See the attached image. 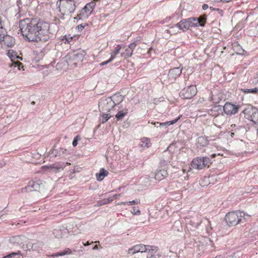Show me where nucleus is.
Segmentation results:
<instances>
[{
  "label": "nucleus",
  "mask_w": 258,
  "mask_h": 258,
  "mask_svg": "<svg viewBox=\"0 0 258 258\" xmlns=\"http://www.w3.org/2000/svg\"><path fill=\"white\" fill-rule=\"evenodd\" d=\"M231 0H221V1H223V2H230Z\"/></svg>",
  "instance_id": "nucleus-57"
},
{
  "label": "nucleus",
  "mask_w": 258,
  "mask_h": 258,
  "mask_svg": "<svg viewBox=\"0 0 258 258\" xmlns=\"http://www.w3.org/2000/svg\"><path fill=\"white\" fill-rule=\"evenodd\" d=\"M131 213L136 215H139L141 213L139 208L136 209L135 207L133 208L132 210L131 211Z\"/></svg>",
  "instance_id": "nucleus-41"
},
{
  "label": "nucleus",
  "mask_w": 258,
  "mask_h": 258,
  "mask_svg": "<svg viewBox=\"0 0 258 258\" xmlns=\"http://www.w3.org/2000/svg\"><path fill=\"white\" fill-rule=\"evenodd\" d=\"M245 214L240 211L231 212L226 215L225 219L229 226H235L238 223L246 220Z\"/></svg>",
  "instance_id": "nucleus-2"
},
{
  "label": "nucleus",
  "mask_w": 258,
  "mask_h": 258,
  "mask_svg": "<svg viewBox=\"0 0 258 258\" xmlns=\"http://www.w3.org/2000/svg\"><path fill=\"white\" fill-rule=\"evenodd\" d=\"M71 253V250L70 249H68L67 250H63L62 252L57 253L56 255L62 256L67 254H70Z\"/></svg>",
  "instance_id": "nucleus-39"
},
{
  "label": "nucleus",
  "mask_w": 258,
  "mask_h": 258,
  "mask_svg": "<svg viewBox=\"0 0 258 258\" xmlns=\"http://www.w3.org/2000/svg\"><path fill=\"white\" fill-rule=\"evenodd\" d=\"M110 97L112 99V101L114 104V106L121 103L123 100L124 98V97L119 94H114Z\"/></svg>",
  "instance_id": "nucleus-17"
},
{
  "label": "nucleus",
  "mask_w": 258,
  "mask_h": 258,
  "mask_svg": "<svg viewBox=\"0 0 258 258\" xmlns=\"http://www.w3.org/2000/svg\"><path fill=\"white\" fill-rule=\"evenodd\" d=\"M208 5H207V4H204V5H203V6H202V8H203V10H206L207 9H208Z\"/></svg>",
  "instance_id": "nucleus-50"
},
{
  "label": "nucleus",
  "mask_w": 258,
  "mask_h": 258,
  "mask_svg": "<svg viewBox=\"0 0 258 258\" xmlns=\"http://www.w3.org/2000/svg\"><path fill=\"white\" fill-rule=\"evenodd\" d=\"M167 175L168 173L167 170L165 169H161L156 173L154 177L156 180L160 181L165 178Z\"/></svg>",
  "instance_id": "nucleus-15"
},
{
  "label": "nucleus",
  "mask_w": 258,
  "mask_h": 258,
  "mask_svg": "<svg viewBox=\"0 0 258 258\" xmlns=\"http://www.w3.org/2000/svg\"><path fill=\"white\" fill-rule=\"evenodd\" d=\"M107 202H108V203H110L111 202L113 201L114 200L113 197H110L107 199Z\"/></svg>",
  "instance_id": "nucleus-49"
},
{
  "label": "nucleus",
  "mask_w": 258,
  "mask_h": 258,
  "mask_svg": "<svg viewBox=\"0 0 258 258\" xmlns=\"http://www.w3.org/2000/svg\"><path fill=\"white\" fill-rule=\"evenodd\" d=\"M98 107L100 112H109L114 106L110 97H102L99 101Z\"/></svg>",
  "instance_id": "nucleus-4"
},
{
  "label": "nucleus",
  "mask_w": 258,
  "mask_h": 258,
  "mask_svg": "<svg viewBox=\"0 0 258 258\" xmlns=\"http://www.w3.org/2000/svg\"><path fill=\"white\" fill-rule=\"evenodd\" d=\"M99 248V246L98 245H95L93 247V250H96V249H98Z\"/></svg>",
  "instance_id": "nucleus-54"
},
{
  "label": "nucleus",
  "mask_w": 258,
  "mask_h": 258,
  "mask_svg": "<svg viewBox=\"0 0 258 258\" xmlns=\"http://www.w3.org/2000/svg\"><path fill=\"white\" fill-rule=\"evenodd\" d=\"M86 54L85 52L82 50H79L74 51L73 53L70 54V57L73 60L76 61H82Z\"/></svg>",
  "instance_id": "nucleus-11"
},
{
  "label": "nucleus",
  "mask_w": 258,
  "mask_h": 258,
  "mask_svg": "<svg viewBox=\"0 0 258 258\" xmlns=\"http://www.w3.org/2000/svg\"><path fill=\"white\" fill-rule=\"evenodd\" d=\"M95 6V4L94 2H91L87 4L83 10L86 12V13H89V14H91L92 11H93L94 8Z\"/></svg>",
  "instance_id": "nucleus-25"
},
{
  "label": "nucleus",
  "mask_w": 258,
  "mask_h": 258,
  "mask_svg": "<svg viewBox=\"0 0 258 258\" xmlns=\"http://www.w3.org/2000/svg\"><path fill=\"white\" fill-rule=\"evenodd\" d=\"M120 196V194H119V195H115L113 196V199H117L118 197H119Z\"/></svg>",
  "instance_id": "nucleus-51"
},
{
  "label": "nucleus",
  "mask_w": 258,
  "mask_h": 258,
  "mask_svg": "<svg viewBox=\"0 0 258 258\" xmlns=\"http://www.w3.org/2000/svg\"><path fill=\"white\" fill-rule=\"evenodd\" d=\"M121 48V46L120 45H117V46L115 48L114 50L111 51L110 55V58L107 61H105L102 62L101 65H104L108 63L113 60L114 58L116 57V55L119 53L120 50Z\"/></svg>",
  "instance_id": "nucleus-13"
},
{
  "label": "nucleus",
  "mask_w": 258,
  "mask_h": 258,
  "mask_svg": "<svg viewBox=\"0 0 258 258\" xmlns=\"http://www.w3.org/2000/svg\"><path fill=\"white\" fill-rule=\"evenodd\" d=\"M23 238H24V236H16L11 238L10 239V242L11 243L13 244H21L22 243Z\"/></svg>",
  "instance_id": "nucleus-23"
},
{
  "label": "nucleus",
  "mask_w": 258,
  "mask_h": 258,
  "mask_svg": "<svg viewBox=\"0 0 258 258\" xmlns=\"http://www.w3.org/2000/svg\"><path fill=\"white\" fill-rule=\"evenodd\" d=\"M147 258H159L156 256V255H153L152 254H148L147 255Z\"/></svg>",
  "instance_id": "nucleus-48"
},
{
  "label": "nucleus",
  "mask_w": 258,
  "mask_h": 258,
  "mask_svg": "<svg viewBox=\"0 0 258 258\" xmlns=\"http://www.w3.org/2000/svg\"><path fill=\"white\" fill-rule=\"evenodd\" d=\"M133 54L132 50H131L128 47L125 49V51L121 53V55L124 58H128L131 57Z\"/></svg>",
  "instance_id": "nucleus-32"
},
{
  "label": "nucleus",
  "mask_w": 258,
  "mask_h": 258,
  "mask_svg": "<svg viewBox=\"0 0 258 258\" xmlns=\"http://www.w3.org/2000/svg\"><path fill=\"white\" fill-rule=\"evenodd\" d=\"M111 115L109 114L103 113L102 114V123H104L106 122L110 117Z\"/></svg>",
  "instance_id": "nucleus-36"
},
{
  "label": "nucleus",
  "mask_w": 258,
  "mask_h": 258,
  "mask_svg": "<svg viewBox=\"0 0 258 258\" xmlns=\"http://www.w3.org/2000/svg\"><path fill=\"white\" fill-rule=\"evenodd\" d=\"M126 203V204H127L128 205H138L140 203V200L139 199H136L135 200H133L132 201Z\"/></svg>",
  "instance_id": "nucleus-40"
},
{
  "label": "nucleus",
  "mask_w": 258,
  "mask_h": 258,
  "mask_svg": "<svg viewBox=\"0 0 258 258\" xmlns=\"http://www.w3.org/2000/svg\"><path fill=\"white\" fill-rule=\"evenodd\" d=\"M210 9H213V10H215L214 9H213V8H212V7H210Z\"/></svg>",
  "instance_id": "nucleus-62"
},
{
  "label": "nucleus",
  "mask_w": 258,
  "mask_h": 258,
  "mask_svg": "<svg viewBox=\"0 0 258 258\" xmlns=\"http://www.w3.org/2000/svg\"><path fill=\"white\" fill-rule=\"evenodd\" d=\"M7 54L9 57L13 62H14V59H21V60L22 59L21 57L17 55L16 52L13 50H9Z\"/></svg>",
  "instance_id": "nucleus-27"
},
{
  "label": "nucleus",
  "mask_w": 258,
  "mask_h": 258,
  "mask_svg": "<svg viewBox=\"0 0 258 258\" xmlns=\"http://www.w3.org/2000/svg\"><path fill=\"white\" fill-rule=\"evenodd\" d=\"M43 167L49 169L50 170V171H51L54 173H56V172L59 171V169L58 168V166L57 165V163H56V164L51 165L49 166H44Z\"/></svg>",
  "instance_id": "nucleus-31"
},
{
  "label": "nucleus",
  "mask_w": 258,
  "mask_h": 258,
  "mask_svg": "<svg viewBox=\"0 0 258 258\" xmlns=\"http://www.w3.org/2000/svg\"><path fill=\"white\" fill-rule=\"evenodd\" d=\"M57 165L58 166V168L60 170H63L64 167H66V165H70V163L67 162V163H63V162H59L57 163Z\"/></svg>",
  "instance_id": "nucleus-37"
},
{
  "label": "nucleus",
  "mask_w": 258,
  "mask_h": 258,
  "mask_svg": "<svg viewBox=\"0 0 258 258\" xmlns=\"http://www.w3.org/2000/svg\"><path fill=\"white\" fill-rule=\"evenodd\" d=\"M42 245L43 243L41 242H37L34 244L29 243L27 244L26 248L28 250H31V249L33 250H38V248L42 246Z\"/></svg>",
  "instance_id": "nucleus-22"
},
{
  "label": "nucleus",
  "mask_w": 258,
  "mask_h": 258,
  "mask_svg": "<svg viewBox=\"0 0 258 258\" xmlns=\"http://www.w3.org/2000/svg\"><path fill=\"white\" fill-rule=\"evenodd\" d=\"M108 174V172L107 170L104 168H101L99 172L96 174V179L98 181H102Z\"/></svg>",
  "instance_id": "nucleus-21"
},
{
  "label": "nucleus",
  "mask_w": 258,
  "mask_h": 258,
  "mask_svg": "<svg viewBox=\"0 0 258 258\" xmlns=\"http://www.w3.org/2000/svg\"><path fill=\"white\" fill-rule=\"evenodd\" d=\"M137 44H136V43L135 42H133L132 43H131L128 46V47L131 49V50H132V51L133 52V50L135 49V48L136 47Z\"/></svg>",
  "instance_id": "nucleus-44"
},
{
  "label": "nucleus",
  "mask_w": 258,
  "mask_h": 258,
  "mask_svg": "<svg viewBox=\"0 0 258 258\" xmlns=\"http://www.w3.org/2000/svg\"><path fill=\"white\" fill-rule=\"evenodd\" d=\"M0 42L1 44H5L8 47H12L15 43V39L13 37L5 34L2 35Z\"/></svg>",
  "instance_id": "nucleus-10"
},
{
  "label": "nucleus",
  "mask_w": 258,
  "mask_h": 258,
  "mask_svg": "<svg viewBox=\"0 0 258 258\" xmlns=\"http://www.w3.org/2000/svg\"><path fill=\"white\" fill-rule=\"evenodd\" d=\"M235 133H231V136L232 137H233V136L234 135Z\"/></svg>",
  "instance_id": "nucleus-59"
},
{
  "label": "nucleus",
  "mask_w": 258,
  "mask_h": 258,
  "mask_svg": "<svg viewBox=\"0 0 258 258\" xmlns=\"http://www.w3.org/2000/svg\"><path fill=\"white\" fill-rule=\"evenodd\" d=\"M216 10H217V11H218L219 12V14H221V15H223V11H222V10H220V9H216Z\"/></svg>",
  "instance_id": "nucleus-53"
},
{
  "label": "nucleus",
  "mask_w": 258,
  "mask_h": 258,
  "mask_svg": "<svg viewBox=\"0 0 258 258\" xmlns=\"http://www.w3.org/2000/svg\"><path fill=\"white\" fill-rule=\"evenodd\" d=\"M21 252L18 251L17 252H12L6 256H4L3 258H12L18 255H21Z\"/></svg>",
  "instance_id": "nucleus-33"
},
{
  "label": "nucleus",
  "mask_w": 258,
  "mask_h": 258,
  "mask_svg": "<svg viewBox=\"0 0 258 258\" xmlns=\"http://www.w3.org/2000/svg\"><path fill=\"white\" fill-rule=\"evenodd\" d=\"M211 160L208 157H198L192 160L191 166L197 169H202L206 166H209L211 164Z\"/></svg>",
  "instance_id": "nucleus-5"
},
{
  "label": "nucleus",
  "mask_w": 258,
  "mask_h": 258,
  "mask_svg": "<svg viewBox=\"0 0 258 258\" xmlns=\"http://www.w3.org/2000/svg\"><path fill=\"white\" fill-rule=\"evenodd\" d=\"M198 20L200 21L199 26H204L206 21V17L204 16H201L199 18H197Z\"/></svg>",
  "instance_id": "nucleus-35"
},
{
  "label": "nucleus",
  "mask_w": 258,
  "mask_h": 258,
  "mask_svg": "<svg viewBox=\"0 0 258 258\" xmlns=\"http://www.w3.org/2000/svg\"><path fill=\"white\" fill-rule=\"evenodd\" d=\"M59 11L64 15H69L76 9L75 3L73 0H60L58 5Z\"/></svg>",
  "instance_id": "nucleus-3"
},
{
  "label": "nucleus",
  "mask_w": 258,
  "mask_h": 258,
  "mask_svg": "<svg viewBox=\"0 0 258 258\" xmlns=\"http://www.w3.org/2000/svg\"><path fill=\"white\" fill-rule=\"evenodd\" d=\"M107 199H105L102 201H100L99 202V205H105V204H108V202H107Z\"/></svg>",
  "instance_id": "nucleus-45"
},
{
  "label": "nucleus",
  "mask_w": 258,
  "mask_h": 258,
  "mask_svg": "<svg viewBox=\"0 0 258 258\" xmlns=\"http://www.w3.org/2000/svg\"><path fill=\"white\" fill-rule=\"evenodd\" d=\"M61 63H58L56 65V68L57 69H58L59 66L60 65Z\"/></svg>",
  "instance_id": "nucleus-56"
},
{
  "label": "nucleus",
  "mask_w": 258,
  "mask_h": 258,
  "mask_svg": "<svg viewBox=\"0 0 258 258\" xmlns=\"http://www.w3.org/2000/svg\"><path fill=\"white\" fill-rule=\"evenodd\" d=\"M73 39L72 37H67L64 36V38L62 39V41L64 43H68L70 42L71 40Z\"/></svg>",
  "instance_id": "nucleus-42"
},
{
  "label": "nucleus",
  "mask_w": 258,
  "mask_h": 258,
  "mask_svg": "<svg viewBox=\"0 0 258 258\" xmlns=\"http://www.w3.org/2000/svg\"><path fill=\"white\" fill-rule=\"evenodd\" d=\"M242 113L246 118L255 123H258V110L256 108L248 107L242 111Z\"/></svg>",
  "instance_id": "nucleus-6"
},
{
  "label": "nucleus",
  "mask_w": 258,
  "mask_h": 258,
  "mask_svg": "<svg viewBox=\"0 0 258 258\" xmlns=\"http://www.w3.org/2000/svg\"><path fill=\"white\" fill-rule=\"evenodd\" d=\"M3 216V214H2V212L0 211V218Z\"/></svg>",
  "instance_id": "nucleus-60"
},
{
  "label": "nucleus",
  "mask_w": 258,
  "mask_h": 258,
  "mask_svg": "<svg viewBox=\"0 0 258 258\" xmlns=\"http://www.w3.org/2000/svg\"><path fill=\"white\" fill-rule=\"evenodd\" d=\"M23 36L30 41L47 42L53 35L49 32V24L37 19L27 18L20 22Z\"/></svg>",
  "instance_id": "nucleus-1"
},
{
  "label": "nucleus",
  "mask_w": 258,
  "mask_h": 258,
  "mask_svg": "<svg viewBox=\"0 0 258 258\" xmlns=\"http://www.w3.org/2000/svg\"><path fill=\"white\" fill-rule=\"evenodd\" d=\"M258 91V89L256 88H254L253 89H245L243 90V92L244 93H256Z\"/></svg>",
  "instance_id": "nucleus-38"
},
{
  "label": "nucleus",
  "mask_w": 258,
  "mask_h": 258,
  "mask_svg": "<svg viewBox=\"0 0 258 258\" xmlns=\"http://www.w3.org/2000/svg\"><path fill=\"white\" fill-rule=\"evenodd\" d=\"M171 154L167 152H164L163 154V158L160 161V165L162 166H165L168 163L170 162L171 159Z\"/></svg>",
  "instance_id": "nucleus-16"
},
{
  "label": "nucleus",
  "mask_w": 258,
  "mask_h": 258,
  "mask_svg": "<svg viewBox=\"0 0 258 258\" xmlns=\"http://www.w3.org/2000/svg\"><path fill=\"white\" fill-rule=\"evenodd\" d=\"M181 73V69L179 68H175L170 70L168 76L170 78L175 79L178 77Z\"/></svg>",
  "instance_id": "nucleus-14"
},
{
  "label": "nucleus",
  "mask_w": 258,
  "mask_h": 258,
  "mask_svg": "<svg viewBox=\"0 0 258 258\" xmlns=\"http://www.w3.org/2000/svg\"><path fill=\"white\" fill-rule=\"evenodd\" d=\"M83 250H84V249H83V247H82V249H81V250H80L79 251H83Z\"/></svg>",
  "instance_id": "nucleus-61"
},
{
  "label": "nucleus",
  "mask_w": 258,
  "mask_h": 258,
  "mask_svg": "<svg viewBox=\"0 0 258 258\" xmlns=\"http://www.w3.org/2000/svg\"><path fill=\"white\" fill-rule=\"evenodd\" d=\"M84 245L87 246L90 244V243L88 241L86 243H83Z\"/></svg>",
  "instance_id": "nucleus-55"
},
{
  "label": "nucleus",
  "mask_w": 258,
  "mask_h": 258,
  "mask_svg": "<svg viewBox=\"0 0 258 258\" xmlns=\"http://www.w3.org/2000/svg\"><path fill=\"white\" fill-rule=\"evenodd\" d=\"M126 113L127 111L123 112L122 111H120L116 114L115 117L118 120H120L125 116Z\"/></svg>",
  "instance_id": "nucleus-34"
},
{
  "label": "nucleus",
  "mask_w": 258,
  "mask_h": 258,
  "mask_svg": "<svg viewBox=\"0 0 258 258\" xmlns=\"http://www.w3.org/2000/svg\"><path fill=\"white\" fill-rule=\"evenodd\" d=\"M78 136H77L74 139V141L73 142V146L75 147L78 144Z\"/></svg>",
  "instance_id": "nucleus-47"
},
{
  "label": "nucleus",
  "mask_w": 258,
  "mask_h": 258,
  "mask_svg": "<svg viewBox=\"0 0 258 258\" xmlns=\"http://www.w3.org/2000/svg\"><path fill=\"white\" fill-rule=\"evenodd\" d=\"M35 102L33 101L32 102V104H34Z\"/></svg>",
  "instance_id": "nucleus-64"
},
{
  "label": "nucleus",
  "mask_w": 258,
  "mask_h": 258,
  "mask_svg": "<svg viewBox=\"0 0 258 258\" xmlns=\"http://www.w3.org/2000/svg\"><path fill=\"white\" fill-rule=\"evenodd\" d=\"M187 23L189 24V28L192 27H196L199 26L200 21L197 18H190L186 19Z\"/></svg>",
  "instance_id": "nucleus-24"
},
{
  "label": "nucleus",
  "mask_w": 258,
  "mask_h": 258,
  "mask_svg": "<svg viewBox=\"0 0 258 258\" xmlns=\"http://www.w3.org/2000/svg\"><path fill=\"white\" fill-rule=\"evenodd\" d=\"M215 156H216V154H213L211 155V157L212 158H214Z\"/></svg>",
  "instance_id": "nucleus-58"
},
{
  "label": "nucleus",
  "mask_w": 258,
  "mask_h": 258,
  "mask_svg": "<svg viewBox=\"0 0 258 258\" xmlns=\"http://www.w3.org/2000/svg\"><path fill=\"white\" fill-rule=\"evenodd\" d=\"M210 9H213V10H215L214 9H213V8H212V7H210Z\"/></svg>",
  "instance_id": "nucleus-63"
},
{
  "label": "nucleus",
  "mask_w": 258,
  "mask_h": 258,
  "mask_svg": "<svg viewBox=\"0 0 258 258\" xmlns=\"http://www.w3.org/2000/svg\"><path fill=\"white\" fill-rule=\"evenodd\" d=\"M240 108L239 105H235L230 102H226L223 106V110L227 115H232L236 114Z\"/></svg>",
  "instance_id": "nucleus-9"
},
{
  "label": "nucleus",
  "mask_w": 258,
  "mask_h": 258,
  "mask_svg": "<svg viewBox=\"0 0 258 258\" xmlns=\"http://www.w3.org/2000/svg\"><path fill=\"white\" fill-rule=\"evenodd\" d=\"M126 202H119V203H118L117 204V205H126Z\"/></svg>",
  "instance_id": "nucleus-52"
},
{
  "label": "nucleus",
  "mask_w": 258,
  "mask_h": 258,
  "mask_svg": "<svg viewBox=\"0 0 258 258\" xmlns=\"http://www.w3.org/2000/svg\"><path fill=\"white\" fill-rule=\"evenodd\" d=\"M87 25L86 24H80V25H79L77 28L78 29L79 31H82L83 30V29L84 28L85 26Z\"/></svg>",
  "instance_id": "nucleus-46"
},
{
  "label": "nucleus",
  "mask_w": 258,
  "mask_h": 258,
  "mask_svg": "<svg viewBox=\"0 0 258 258\" xmlns=\"http://www.w3.org/2000/svg\"><path fill=\"white\" fill-rule=\"evenodd\" d=\"M141 244L136 245L134 246L132 248L128 250V253L130 254H133L136 253L140 252Z\"/></svg>",
  "instance_id": "nucleus-30"
},
{
  "label": "nucleus",
  "mask_w": 258,
  "mask_h": 258,
  "mask_svg": "<svg viewBox=\"0 0 258 258\" xmlns=\"http://www.w3.org/2000/svg\"><path fill=\"white\" fill-rule=\"evenodd\" d=\"M179 118H180V117H178L177 118H176L175 119H173V120H172L171 121H167L166 122L159 123V122H155L153 124L154 125H155L156 124H159V126L160 127L164 126L165 127H166L167 126L172 125V124L175 123V122H176L177 121V120L179 119Z\"/></svg>",
  "instance_id": "nucleus-26"
},
{
  "label": "nucleus",
  "mask_w": 258,
  "mask_h": 258,
  "mask_svg": "<svg viewBox=\"0 0 258 258\" xmlns=\"http://www.w3.org/2000/svg\"><path fill=\"white\" fill-rule=\"evenodd\" d=\"M197 144L198 147H205L209 144V141L206 137H200L197 139Z\"/></svg>",
  "instance_id": "nucleus-20"
},
{
  "label": "nucleus",
  "mask_w": 258,
  "mask_h": 258,
  "mask_svg": "<svg viewBox=\"0 0 258 258\" xmlns=\"http://www.w3.org/2000/svg\"><path fill=\"white\" fill-rule=\"evenodd\" d=\"M7 33L6 29L4 28V22L2 20V17L0 16V40L2 37V35Z\"/></svg>",
  "instance_id": "nucleus-29"
},
{
  "label": "nucleus",
  "mask_w": 258,
  "mask_h": 258,
  "mask_svg": "<svg viewBox=\"0 0 258 258\" xmlns=\"http://www.w3.org/2000/svg\"><path fill=\"white\" fill-rule=\"evenodd\" d=\"M197 93L196 86L190 85L183 89L180 92V96L183 99H189L195 96Z\"/></svg>",
  "instance_id": "nucleus-7"
},
{
  "label": "nucleus",
  "mask_w": 258,
  "mask_h": 258,
  "mask_svg": "<svg viewBox=\"0 0 258 258\" xmlns=\"http://www.w3.org/2000/svg\"><path fill=\"white\" fill-rule=\"evenodd\" d=\"M176 26L183 31L187 30L189 28V24L187 23L186 19L182 20L176 24Z\"/></svg>",
  "instance_id": "nucleus-19"
},
{
  "label": "nucleus",
  "mask_w": 258,
  "mask_h": 258,
  "mask_svg": "<svg viewBox=\"0 0 258 258\" xmlns=\"http://www.w3.org/2000/svg\"><path fill=\"white\" fill-rule=\"evenodd\" d=\"M67 229L63 227L62 229H55L53 230V234L55 237L61 238L67 233Z\"/></svg>",
  "instance_id": "nucleus-18"
},
{
  "label": "nucleus",
  "mask_w": 258,
  "mask_h": 258,
  "mask_svg": "<svg viewBox=\"0 0 258 258\" xmlns=\"http://www.w3.org/2000/svg\"><path fill=\"white\" fill-rule=\"evenodd\" d=\"M14 64L15 65V67H17L18 70H20L23 67L22 63L19 61L14 62Z\"/></svg>",
  "instance_id": "nucleus-43"
},
{
  "label": "nucleus",
  "mask_w": 258,
  "mask_h": 258,
  "mask_svg": "<svg viewBox=\"0 0 258 258\" xmlns=\"http://www.w3.org/2000/svg\"><path fill=\"white\" fill-rule=\"evenodd\" d=\"M150 140L147 138H144L141 139L140 145L142 147L149 148L151 146Z\"/></svg>",
  "instance_id": "nucleus-28"
},
{
  "label": "nucleus",
  "mask_w": 258,
  "mask_h": 258,
  "mask_svg": "<svg viewBox=\"0 0 258 258\" xmlns=\"http://www.w3.org/2000/svg\"><path fill=\"white\" fill-rule=\"evenodd\" d=\"M42 185V182L39 180H32L29 182L27 186L19 190V193L30 192L32 191H38Z\"/></svg>",
  "instance_id": "nucleus-8"
},
{
  "label": "nucleus",
  "mask_w": 258,
  "mask_h": 258,
  "mask_svg": "<svg viewBox=\"0 0 258 258\" xmlns=\"http://www.w3.org/2000/svg\"><path fill=\"white\" fill-rule=\"evenodd\" d=\"M157 249L156 247L141 244L139 253L148 252V254L150 253H153L157 251Z\"/></svg>",
  "instance_id": "nucleus-12"
}]
</instances>
